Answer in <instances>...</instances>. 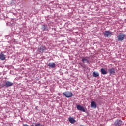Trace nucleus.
Here are the masks:
<instances>
[{
    "label": "nucleus",
    "instance_id": "1",
    "mask_svg": "<svg viewBox=\"0 0 126 126\" xmlns=\"http://www.w3.org/2000/svg\"><path fill=\"white\" fill-rule=\"evenodd\" d=\"M13 85V83L9 81H4V83L1 85V87H10Z\"/></svg>",
    "mask_w": 126,
    "mask_h": 126
},
{
    "label": "nucleus",
    "instance_id": "2",
    "mask_svg": "<svg viewBox=\"0 0 126 126\" xmlns=\"http://www.w3.org/2000/svg\"><path fill=\"white\" fill-rule=\"evenodd\" d=\"M63 96H65L66 98H71L73 96V94L72 93L66 91L63 93Z\"/></svg>",
    "mask_w": 126,
    "mask_h": 126
},
{
    "label": "nucleus",
    "instance_id": "3",
    "mask_svg": "<svg viewBox=\"0 0 126 126\" xmlns=\"http://www.w3.org/2000/svg\"><path fill=\"white\" fill-rule=\"evenodd\" d=\"M126 36L125 34L121 33H119V35L117 36V40L118 41H124V39H125V37Z\"/></svg>",
    "mask_w": 126,
    "mask_h": 126
},
{
    "label": "nucleus",
    "instance_id": "4",
    "mask_svg": "<svg viewBox=\"0 0 126 126\" xmlns=\"http://www.w3.org/2000/svg\"><path fill=\"white\" fill-rule=\"evenodd\" d=\"M44 51H46V46L44 45H42L38 48V52H39V54H43Z\"/></svg>",
    "mask_w": 126,
    "mask_h": 126
},
{
    "label": "nucleus",
    "instance_id": "5",
    "mask_svg": "<svg viewBox=\"0 0 126 126\" xmlns=\"http://www.w3.org/2000/svg\"><path fill=\"white\" fill-rule=\"evenodd\" d=\"M104 37H107L109 38V37H111L112 36V32L110 31H105L104 32Z\"/></svg>",
    "mask_w": 126,
    "mask_h": 126
},
{
    "label": "nucleus",
    "instance_id": "6",
    "mask_svg": "<svg viewBox=\"0 0 126 126\" xmlns=\"http://www.w3.org/2000/svg\"><path fill=\"white\" fill-rule=\"evenodd\" d=\"M123 123V121L120 119H117L114 122V126H122V123Z\"/></svg>",
    "mask_w": 126,
    "mask_h": 126
},
{
    "label": "nucleus",
    "instance_id": "7",
    "mask_svg": "<svg viewBox=\"0 0 126 126\" xmlns=\"http://www.w3.org/2000/svg\"><path fill=\"white\" fill-rule=\"evenodd\" d=\"M77 109L79 111H81L82 112H85V109L83 107V106L80 105H77Z\"/></svg>",
    "mask_w": 126,
    "mask_h": 126
},
{
    "label": "nucleus",
    "instance_id": "8",
    "mask_svg": "<svg viewBox=\"0 0 126 126\" xmlns=\"http://www.w3.org/2000/svg\"><path fill=\"white\" fill-rule=\"evenodd\" d=\"M5 59H6V56L5 55H4V54H3V52H1L0 54V60H1V61H4Z\"/></svg>",
    "mask_w": 126,
    "mask_h": 126
},
{
    "label": "nucleus",
    "instance_id": "9",
    "mask_svg": "<svg viewBox=\"0 0 126 126\" xmlns=\"http://www.w3.org/2000/svg\"><path fill=\"white\" fill-rule=\"evenodd\" d=\"M91 107L94 108V109H96L97 108V104L95 101H92L91 102Z\"/></svg>",
    "mask_w": 126,
    "mask_h": 126
},
{
    "label": "nucleus",
    "instance_id": "10",
    "mask_svg": "<svg viewBox=\"0 0 126 126\" xmlns=\"http://www.w3.org/2000/svg\"><path fill=\"white\" fill-rule=\"evenodd\" d=\"M82 62L83 63H85V62H86V63H88V64H90V62H89V60H88L87 59H86V58H83L82 59Z\"/></svg>",
    "mask_w": 126,
    "mask_h": 126
},
{
    "label": "nucleus",
    "instance_id": "11",
    "mask_svg": "<svg viewBox=\"0 0 126 126\" xmlns=\"http://www.w3.org/2000/svg\"><path fill=\"white\" fill-rule=\"evenodd\" d=\"M48 66H49L51 68H55L56 67V64L55 63H49L48 64H47Z\"/></svg>",
    "mask_w": 126,
    "mask_h": 126
},
{
    "label": "nucleus",
    "instance_id": "12",
    "mask_svg": "<svg viewBox=\"0 0 126 126\" xmlns=\"http://www.w3.org/2000/svg\"><path fill=\"white\" fill-rule=\"evenodd\" d=\"M101 74H103V75H105L107 74V73H108V72H107V71L105 70V69L104 68L101 69Z\"/></svg>",
    "mask_w": 126,
    "mask_h": 126
},
{
    "label": "nucleus",
    "instance_id": "13",
    "mask_svg": "<svg viewBox=\"0 0 126 126\" xmlns=\"http://www.w3.org/2000/svg\"><path fill=\"white\" fill-rule=\"evenodd\" d=\"M69 121L71 124H74V123L76 122V121H75V120H74V119L72 117L69 118Z\"/></svg>",
    "mask_w": 126,
    "mask_h": 126
},
{
    "label": "nucleus",
    "instance_id": "14",
    "mask_svg": "<svg viewBox=\"0 0 126 126\" xmlns=\"http://www.w3.org/2000/svg\"><path fill=\"white\" fill-rule=\"evenodd\" d=\"M109 73H110V74H115V69L114 68H111V69H110L109 70H108Z\"/></svg>",
    "mask_w": 126,
    "mask_h": 126
},
{
    "label": "nucleus",
    "instance_id": "15",
    "mask_svg": "<svg viewBox=\"0 0 126 126\" xmlns=\"http://www.w3.org/2000/svg\"><path fill=\"white\" fill-rule=\"evenodd\" d=\"M99 75H100V74H99V73L97 72L94 71L93 73V76H94V77H98Z\"/></svg>",
    "mask_w": 126,
    "mask_h": 126
},
{
    "label": "nucleus",
    "instance_id": "16",
    "mask_svg": "<svg viewBox=\"0 0 126 126\" xmlns=\"http://www.w3.org/2000/svg\"><path fill=\"white\" fill-rule=\"evenodd\" d=\"M42 29H43V31L46 30V26L43 25L42 26Z\"/></svg>",
    "mask_w": 126,
    "mask_h": 126
},
{
    "label": "nucleus",
    "instance_id": "17",
    "mask_svg": "<svg viewBox=\"0 0 126 126\" xmlns=\"http://www.w3.org/2000/svg\"><path fill=\"white\" fill-rule=\"evenodd\" d=\"M82 67H84V66H83V65H81Z\"/></svg>",
    "mask_w": 126,
    "mask_h": 126
}]
</instances>
